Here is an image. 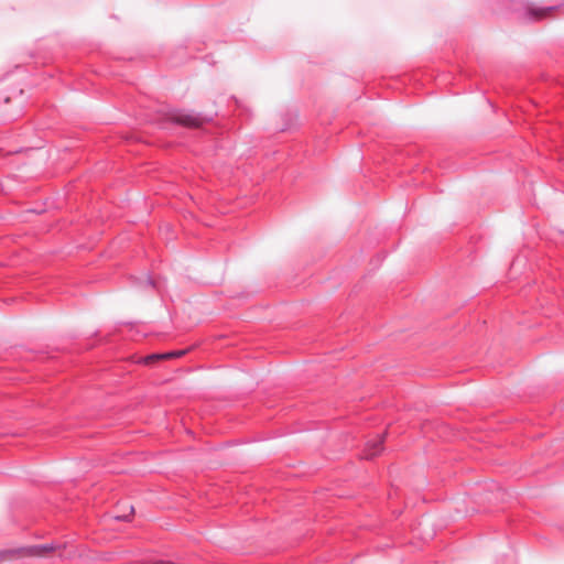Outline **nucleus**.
<instances>
[{"instance_id":"f257e3e1","label":"nucleus","mask_w":564,"mask_h":564,"mask_svg":"<svg viewBox=\"0 0 564 564\" xmlns=\"http://www.w3.org/2000/svg\"><path fill=\"white\" fill-rule=\"evenodd\" d=\"M171 121L186 128H199L207 120L198 113L176 110L170 115Z\"/></svg>"},{"instance_id":"f03ea898","label":"nucleus","mask_w":564,"mask_h":564,"mask_svg":"<svg viewBox=\"0 0 564 564\" xmlns=\"http://www.w3.org/2000/svg\"><path fill=\"white\" fill-rule=\"evenodd\" d=\"M61 549L59 544H45V545H33L25 549H21L17 551L19 556H46L50 553L57 551Z\"/></svg>"},{"instance_id":"7ed1b4c3","label":"nucleus","mask_w":564,"mask_h":564,"mask_svg":"<svg viewBox=\"0 0 564 564\" xmlns=\"http://www.w3.org/2000/svg\"><path fill=\"white\" fill-rule=\"evenodd\" d=\"M383 437L384 436L381 435V436H378L377 438H375L373 441L368 442V444L366 446V457L367 458H372L381 452Z\"/></svg>"},{"instance_id":"20e7f679","label":"nucleus","mask_w":564,"mask_h":564,"mask_svg":"<svg viewBox=\"0 0 564 564\" xmlns=\"http://www.w3.org/2000/svg\"><path fill=\"white\" fill-rule=\"evenodd\" d=\"M550 12H551V9H535V8L529 9L530 15L536 20L547 17L550 14Z\"/></svg>"},{"instance_id":"39448f33","label":"nucleus","mask_w":564,"mask_h":564,"mask_svg":"<svg viewBox=\"0 0 564 564\" xmlns=\"http://www.w3.org/2000/svg\"><path fill=\"white\" fill-rule=\"evenodd\" d=\"M167 359V355L158 354V355H151L144 358L145 364H152L156 360Z\"/></svg>"},{"instance_id":"423d86ee","label":"nucleus","mask_w":564,"mask_h":564,"mask_svg":"<svg viewBox=\"0 0 564 564\" xmlns=\"http://www.w3.org/2000/svg\"><path fill=\"white\" fill-rule=\"evenodd\" d=\"M185 354V350H178V351H173V352H167V359L169 358H175V357H181Z\"/></svg>"},{"instance_id":"0eeeda50","label":"nucleus","mask_w":564,"mask_h":564,"mask_svg":"<svg viewBox=\"0 0 564 564\" xmlns=\"http://www.w3.org/2000/svg\"><path fill=\"white\" fill-rule=\"evenodd\" d=\"M117 519H120V520H127L128 517L127 516H122V517H117Z\"/></svg>"}]
</instances>
